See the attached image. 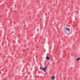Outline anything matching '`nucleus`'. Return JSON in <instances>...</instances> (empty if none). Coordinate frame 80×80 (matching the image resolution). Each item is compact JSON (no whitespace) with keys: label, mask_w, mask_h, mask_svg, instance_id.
Returning a JSON list of instances; mask_svg holds the SVG:
<instances>
[{"label":"nucleus","mask_w":80,"mask_h":80,"mask_svg":"<svg viewBox=\"0 0 80 80\" xmlns=\"http://www.w3.org/2000/svg\"><path fill=\"white\" fill-rule=\"evenodd\" d=\"M64 80H65V78H63Z\"/></svg>","instance_id":"6"},{"label":"nucleus","mask_w":80,"mask_h":80,"mask_svg":"<svg viewBox=\"0 0 80 80\" xmlns=\"http://www.w3.org/2000/svg\"><path fill=\"white\" fill-rule=\"evenodd\" d=\"M80 58H77L76 59V61H78V60H80Z\"/></svg>","instance_id":"4"},{"label":"nucleus","mask_w":80,"mask_h":80,"mask_svg":"<svg viewBox=\"0 0 80 80\" xmlns=\"http://www.w3.org/2000/svg\"><path fill=\"white\" fill-rule=\"evenodd\" d=\"M40 20H42V19H41V18H40Z\"/></svg>","instance_id":"7"},{"label":"nucleus","mask_w":80,"mask_h":80,"mask_svg":"<svg viewBox=\"0 0 80 80\" xmlns=\"http://www.w3.org/2000/svg\"><path fill=\"white\" fill-rule=\"evenodd\" d=\"M47 67H48V66H46V67L45 68H42V67H40V70H42V71L45 72L47 71Z\"/></svg>","instance_id":"2"},{"label":"nucleus","mask_w":80,"mask_h":80,"mask_svg":"<svg viewBox=\"0 0 80 80\" xmlns=\"http://www.w3.org/2000/svg\"><path fill=\"white\" fill-rule=\"evenodd\" d=\"M63 30L65 34L69 35L70 32V28L68 27H65L64 28Z\"/></svg>","instance_id":"1"},{"label":"nucleus","mask_w":80,"mask_h":80,"mask_svg":"<svg viewBox=\"0 0 80 80\" xmlns=\"http://www.w3.org/2000/svg\"><path fill=\"white\" fill-rule=\"evenodd\" d=\"M51 78H52V79H54V78H55V76H52L51 77Z\"/></svg>","instance_id":"5"},{"label":"nucleus","mask_w":80,"mask_h":80,"mask_svg":"<svg viewBox=\"0 0 80 80\" xmlns=\"http://www.w3.org/2000/svg\"><path fill=\"white\" fill-rule=\"evenodd\" d=\"M46 58L47 60H50V57L47 56L46 57Z\"/></svg>","instance_id":"3"}]
</instances>
